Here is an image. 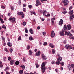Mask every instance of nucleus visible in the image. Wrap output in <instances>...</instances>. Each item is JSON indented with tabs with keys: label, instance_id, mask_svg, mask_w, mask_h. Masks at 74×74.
Wrapping results in <instances>:
<instances>
[{
	"label": "nucleus",
	"instance_id": "obj_1",
	"mask_svg": "<svg viewBox=\"0 0 74 74\" xmlns=\"http://www.w3.org/2000/svg\"><path fill=\"white\" fill-rule=\"evenodd\" d=\"M62 57H60L58 58L57 59V61L56 62V64H57V65L60 64H61L60 61H62Z\"/></svg>",
	"mask_w": 74,
	"mask_h": 74
},
{
	"label": "nucleus",
	"instance_id": "obj_2",
	"mask_svg": "<svg viewBox=\"0 0 74 74\" xmlns=\"http://www.w3.org/2000/svg\"><path fill=\"white\" fill-rule=\"evenodd\" d=\"M42 71V73L45 72V69H46L47 68L45 66V63L43 62L41 65Z\"/></svg>",
	"mask_w": 74,
	"mask_h": 74
},
{
	"label": "nucleus",
	"instance_id": "obj_3",
	"mask_svg": "<svg viewBox=\"0 0 74 74\" xmlns=\"http://www.w3.org/2000/svg\"><path fill=\"white\" fill-rule=\"evenodd\" d=\"M63 3L64 4V5L66 6L67 5V4L69 3V1L68 0H63Z\"/></svg>",
	"mask_w": 74,
	"mask_h": 74
},
{
	"label": "nucleus",
	"instance_id": "obj_4",
	"mask_svg": "<svg viewBox=\"0 0 74 74\" xmlns=\"http://www.w3.org/2000/svg\"><path fill=\"white\" fill-rule=\"evenodd\" d=\"M17 14L19 15H21V18H24V16L25 15H24V14H23V12H18L17 13Z\"/></svg>",
	"mask_w": 74,
	"mask_h": 74
},
{
	"label": "nucleus",
	"instance_id": "obj_5",
	"mask_svg": "<svg viewBox=\"0 0 74 74\" xmlns=\"http://www.w3.org/2000/svg\"><path fill=\"white\" fill-rule=\"evenodd\" d=\"M10 21H12V22H15V17H10L9 19Z\"/></svg>",
	"mask_w": 74,
	"mask_h": 74
},
{
	"label": "nucleus",
	"instance_id": "obj_6",
	"mask_svg": "<svg viewBox=\"0 0 74 74\" xmlns=\"http://www.w3.org/2000/svg\"><path fill=\"white\" fill-rule=\"evenodd\" d=\"M59 24V25H61V26H62V25L63 24V20L62 19H60Z\"/></svg>",
	"mask_w": 74,
	"mask_h": 74
},
{
	"label": "nucleus",
	"instance_id": "obj_7",
	"mask_svg": "<svg viewBox=\"0 0 74 74\" xmlns=\"http://www.w3.org/2000/svg\"><path fill=\"white\" fill-rule=\"evenodd\" d=\"M41 56L42 59H43V60H45L47 59V57L45 56L44 54H42L41 55Z\"/></svg>",
	"mask_w": 74,
	"mask_h": 74
},
{
	"label": "nucleus",
	"instance_id": "obj_8",
	"mask_svg": "<svg viewBox=\"0 0 74 74\" xmlns=\"http://www.w3.org/2000/svg\"><path fill=\"white\" fill-rule=\"evenodd\" d=\"M66 29L69 30H70L71 29V25H70L68 24L67 25L66 27Z\"/></svg>",
	"mask_w": 74,
	"mask_h": 74
},
{
	"label": "nucleus",
	"instance_id": "obj_9",
	"mask_svg": "<svg viewBox=\"0 0 74 74\" xmlns=\"http://www.w3.org/2000/svg\"><path fill=\"white\" fill-rule=\"evenodd\" d=\"M55 19L56 18H52L51 19V22H52V25H53H53H54V21H55Z\"/></svg>",
	"mask_w": 74,
	"mask_h": 74
},
{
	"label": "nucleus",
	"instance_id": "obj_10",
	"mask_svg": "<svg viewBox=\"0 0 74 74\" xmlns=\"http://www.w3.org/2000/svg\"><path fill=\"white\" fill-rule=\"evenodd\" d=\"M51 36L52 37H54V36H55V32H54V31H52L51 33Z\"/></svg>",
	"mask_w": 74,
	"mask_h": 74
},
{
	"label": "nucleus",
	"instance_id": "obj_11",
	"mask_svg": "<svg viewBox=\"0 0 74 74\" xmlns=\"http://www.w3.org/2000/svg\"><path fill=\"white\" fill-rule=\"evenodd\" d=\"M40 54H41L40 53V51H39L38 52L36 53V56H39L40 55Z\"/></svg>",
	"mask_w": 74,
	"mask_h": 74
},
{
	"label": "nucleus",
	"instance_id": "obj_12",
	"mask_svg": "<svg viewBox=\"0 0 74 74\" xmlns=\"http://www.w3.org/2000/svg\"><path fill=\"white\" fill-rule=\"evenodd\" d=\"M50 47H51V48H54V45L52 43H50L49 44Z\"/></svg>",
	"mask_w": 74,
	"mask_h": 74
},
{
	"label": "nucleus",
	"instance_id": "obj_13",
	"mask_svg": "<svg viewBox=\"0 0 74 74\" xmlns=\"http://www.w3.org/2000/svg\"><path fill=\"white\" fill-rule=\"evenodd\" d=\"M29 32L31 34H33V33H34V32H33V29H32V28H31L29 29Z\"/></svg>",
	"mask_w": 74,
	"mask_h": 74
},
{
	"label": "nucleus",
	"instance_id": "obj_14",
	"mask_svg": "<svg viewBox=\"0 0 74 74\" xmlns=\"http://www.w3.org/2000/svg\"><path fill=\"white\" fill-rule=\"evenodd\" d=\"M29 55H33V51L30 50H29Z\"/></svg>",
	"mask_w": 74,
	"mask_h": 74
},
{
	"label": "nucleus",
	"instance_id": "obj_15",
	"mask_svg": "<svg viewBox=\"0 0 74 74\" xmlns=\"http://www.w3.org/2000/svg\"><path fill=\"white\" fill-rule=\"evenodd\" d=\"M14 60H12L10 62V64L11 65H13L14 64Z\"/></svg>",
	"mask_w": 74,
	"mask_h": 74
},
{
	"label": "nucleus",
	"instance_id": "obj_16",
	"mask_svg": "<svg viewBox=\"0 0 74 74\" xmlns=\"http://www.w3.org/2000/svg\"><path fill=\"white\" fill-rule=\"evenodd\" d=\"M73 10H71L69 12V15H73Z\"/></svg>",
	"mask_w": 74,
	"mask_h": 74
},
{
	"label": "nucleus",
	"instance_id": "obj_17",
	"mask_svg": "<svg viewBox=\"0 0 74 74\" xmlns=\"http://www.w3.org/2000/svg\"><path fill=\"white\" fill-rule=\"evenodd\" d=\"M36 3L37 4H38L39 5H41V3L38 0H37L36 1Z\"/></svg>",
	"mask_w": 74,
	"mask_h": 74
},
{
	"label": "nucleus",
	"instance_id": "obj_18",
	"mask_svg": "<svg viewBox=\"0 0 74 74\" xmlns=\"http://www.w3.org/2000/svg\"><path fill=\"white\" fill-rule=\"evenodd\" d=\"M7 44L8 46V47H11L12 46V44L11 43L8 42Z\"/></svg>",
	"mask_w": 74,
	"mask_h": 74
},
{
	"label": "nucleus",
	"instance_id": "obj_19",
	"mask_svg": "<svg viewBox=\"0 0 74 74\" xmlns=\"http://www.w3.org/2000/svg\"><path fill=\"white\" fill-rule=\"evenodd\" d=\"M60 36H64V33H63V32H60Z\"/></svg>",
	"mask_w": 74,
	"mask_h": 74
},
{
	"label": "nucleus",
	"instance_id": "obj_20",
	"mask_svg": "<svg viewBox=\"0 0 74 74\" xmlns=\"http://www.w3.org/2000/svg\"><path fill=\"white\" fill-rule=\"evenodd\" d=\"M20 67H21L22 68V69H23V70H24V69H25V66L23 65H21L20 66Z\"/></svg>",
	"mask_w": 74,
	"mask_h": 74
},
{
	"label": "nucleus",
	"instance_id": "obj_21",
	"mask_svg": "<svg viewBox=\"0 0 74 74\" xmlns=\"http://www.w3.org/2000/svg\"><path fill=\"white\" fill-rule=\"evenodd\" d=\"M15 64L16 66H18V65H19V62L18 61H17L15 62Z\"/></svg>",
	"mask_w": 74,
	"mask_h": 74
},
{
	"label": "nucleus",
	"instance_id": "obj_22",
	"mask_svg": "<svg viewBox=\"0 0 74 74\" xmlns=\"http://www.w3.org/2000/svg\"><path fill=\"white\" fill-rule=\"evenodd\" d=\"M67 67H68L69 70H71V65H69Z\"/></svg>",
	"mask_w": 74,
	"mask_h": 74
},
{
	"label": "nucleus",
	"instance_id": "obj_23",
	"mask_svg": "<svg viewBox=\"0 0 74 74\" xmlns=\"http://www.w3.org/2000/svg\"><path fill=\"white\" fill-rule=\"evenodd\" d=\"M29 39L30 41H32V40H33V38L32 37V36H30L29 37Z\"/></svg>",
	"mask_w": 74,
	"mask_h": 74
},
{
	"label": "nucleus",
	"instance_id": "obj_24",
	"mask_svg": "<svg viewBox=\"0 0 74 74\" xmlns=\"http://www.w3.org/2000/svg\"><path fill=\"white\" fill-rule=\"evenodd\" d=\"M0 21H1V23H4V21H3V19H2L1 17H0Z\"/></svg>",
	"mask_w": 74,
	"mask_h": 74
},
{
	"label": "nucleus",
	"instance_id": "obj_25",
	"mask_svg": "<svg viewBox=\"0 0 74 74\" xmlns=\"http://www.w3.org/2000/svg\"><path fill=\"white\" fill-rule=\"evenodd\" d=\"M25 32L26 33H28V30H27V28H25Z\"/></svg>",
	"mask_w": 74,
	"mask_h": 74
},
{
	"label": "nucleus",
	"instance_id": "obj_26",
	"mask_svg": "<svg viewBox=\"0 0 74 74\" xmlns=\"http://www.w3.org/2000/svg\"><path fill=\"white\" fill-rule=\"evenodd\" d=\"M1 64H2V62L0 61V67H1V68L3 66V65H2Z\"/></svg>",
	"mask_w": 74,
	"mask_h": 74
},
{
	"label": "nucleus",
	"instance_id": "obj_27",
	"mask_svg": "<svg viewBox=\"0 0 74 74\" xmlns=\"http://www.w3.org/2000/svg\"><path fill=\"white\" fill-rule=\"evenodd\" d=\"M65 47L66 49H68L69 47V45H67L65 46Z\"/></svg>",
	"mask_w": 74,
	"mask_h": 74
},
{
	"label": "nucleus",
	"instance_id": "obj_28",
	"mask_svg": "<svg viewBox=\"0 0 74 74\" xmlns=\"http://www.w3.org/2000/svg\"><path fill=\"white\" fill-rule=\"evenodd\" d=\"M2 40H3V41H4V42H5V38L3 36L2 37Z\"/></svg>",
	"mask_w": 74,
	"mask_h": 74
},
{
	"label": "nucleus",
	"instance_id": "obj_29",
	"mask_svg": "<svg viewBox=\"0 0 74 74\" xmlns=\"http://www.w3.org/2000/svg\"><path fill=\"white\" fill-rule=\"evenodd\" d=\"M52 53L53 54L55 53V52H56V51H55V50L54 49H53L52 50Z\"/></svg>",
	"mask_w": 74,
	"mask_h": 74
},
{
	"label": "nucleus",
	"instance_id": "obj_30",
	"mask_svg": "<svg viewBox=\"0 0 74 74\" xmlns=\"http://www.w3.org/2000/svg\"><path fill=\"white\" fill-rule=\"evenodd\" d=\"M8 59L9 61H11V58L10 57H8Z\"/></svg>",
	"mask_w": 74,
	"mask_h": 74
},
{
	"label": "nucleus",
	"instance_id": "obj_31",
	"mask_svg": "<svg viewBox=\"0 0 74 74\" xmlns=\"http://www.w3.org/2000/svg\"><path fill=\"white\" fill-rule=\"evenodd\" d=\"M10 52H11V53H12V51H13V49L12 48H10Z\"/></svg>",
	"mask_w": 74,
	"mask_h": 74
},
{
	"label": "nucleus",
	"instance_id": "obj_32",
	"mask_svg": "<svg viewBox=\"0 0 74 74\" xmlns=\"http://www.w3.org/2000/svg\"><path fill=\"white\" fill-rule=\"evenodd\" d=\"M19 73L20 74H23V70H20L19 71Z\"/></svg>",
	"mask_w": 74,
	"mask_h": 74
},
{
	"label": "nucleus",
	"instance_id": "obj_33",
	"mask_svg": "<svg viewBox=\"0 0 74 74\" xmlns=\"http://www.w3.org/2000/svg\"><path fill=\"white\" fill-rule=\"evenodd\" d=\"M62 13L64 14H66V13H67V11L66 10H65V11H64V12H62Z\"/></svg>",
	"mask_w": 74,
	"mask_h": 74
},
{
	"label": "nucleus",
	"instance_id": "obj_34",
	"mask_svg": "<svg viewBox=\"0 0 74 74\" xmlns=\"http://www.w3.org/2000/svg\"><path fill=\"white\" fill-rule=\"evenodd\" d=\"M48 44V43H47V42H45L43 43V45L44 46H45V45H47V44Z\"/></svg>",
	"mask_w": 74,
	"mask_h": 74
},
{
	"label": "nucleus",
	"instance_id": "obj_35",
	"mask_svg": "<svg viewBox=\"0 0 74 74\" xmlns=\"http://www.w3.org/2000/svg\"><path fill=\"white\" fill-rule=\"evenodd\" d=\"M27 49H30V45H28L27 46Z\"/></svg>",
	"mask_w": 74,
	"mask_h": 74
},
{
	"label": "nucleus",
	"instance_id": "obj_36",
	"mask_svg": "<svg viewBox=\"0 0 74 74\" xmlns=\"http://www.w3.org/2000/svg\"><path fill=\"white\" fill-rule=\"evenodd\" d=\"M46 12V10H44L43 11V15H45Z\"/></svg>",
	"mask_w": 74,
	"mask_h": 74
},
{
	"label": "nucleus",
	"instance_id": "obj_37",
	"mask_svg": "<svg viewBox=\"0 0 74 74\" xmlns=\"http://www.w3.org/2000/svg\"><path fill=\"white\" fill-rule=\"evenodd\" d=\"M18 38V40H21V39H22V38L21 36H20Z\"/></svg>",
	"mask_w": 74,
	"mask_h": 74
},
{
	"label": "nucleus",
	"instance_id": "obj_38",
	"mask_svg": "<svg viewBox=\"0 0 74 74\" xmlns=\"http://www.w3.org/2000/svg\"><path fill=\"white\" fill-rule=\"evenodd\" d=\"M3 29H6V27L5 25H3L2 26Z\"/></svg>",
	"mask_w": 74,
	"mask_h": 74
},
{
	"label": "nucleus",
	"instance_id": "obj_39",
	"mask_svg": "<svg viewBox=\"0 0 74 74\" xmlns=\"http://www.w3.org/2000/svg\"><path fill=\"white\" fill-rule=\"evenodd\" d=\"M5 50L6 52H9V51L7 50V48H5Z\"/></svg>",
	"mask_w": 74,
	"mask_h": 74
},
{
	"label": "nucleus",
	"instance_id": "obj_40",
	"mask_svg": "<svg viewBox=\"0 0 74 74\" xmlns=\"http://www.w3.org/2000/svg\"><path fill=\"white\" fill-rule=\"evenodd\" d=\"M66 26L64 25V30H66Z\"/></svg>",
	"mask_w": 74,
	"mask_h": 74
},
{
	"label": "nucleus",
	"instance_id": "obj_41",
	"mask_svg": "<svg viewBox=\"0 0 74 74\" xmlns=\"http://www.w3.org/2000/svg\"><path fill=\"white\" fill-rule=\"evenodd\" d=\"M23 26H25L26 25V23L25 22H24L23 23Z\"/></svg>",
	"mask_w": 74,
	"mask_h": 74
},
{
	"label": "nucleus",
	"instance_id": "obj_42",
	"mask_svg": "<svg viewBox=\"0 0 74 74\" xmlns=\"http://www.w3.org/2000/svg\"><path fill=\"white\" fill-rule=\"evenodd\" d=\"M71 67L72 69H74V64H71Z\"/></svg>",
	"mask_w": 74,
	"mask_h": 74
},
{
	"label": "nucleus",
	"instance_id": "obj_43",
	"mask_svg": "<svg viewBox=\"0 0 74 74\" xmlns=\"http://www.w3.org/2000/svg\"><path fill=\"white\" fill-rule=\"evenodd\" d=\"M11 11H13V10H14V7L11 6Z\"/></svg>",
	"mask_w": 74,
	"mask_h": 74
},
{
	"label": "nucleus",
	"instance_id": "obj_44",
	"mask_svg": "<svg viewBox=\"0 0 74 74\" xmlns=\"http://www.w3.org/2000/svg\"><path fill=\"white\" fill-rule=\"evenodd\" d=\"M51 63H52V64H55V61H53L51 62Z\"/></svg>",
	"mask_w": 74,
	"mask_h": 74
},
{
	"label": "nucleus",
	"instance_id": "obj_45",
	"mask_svg": "<svg viewBox=\"0 0 74 74\" xmlns=\"http://www.w3.org/2000/svg\"><path fill=\"white\" fill-rule=\"evenodd\" d=\"M8 69V67H7L5 68L4 69V70H5V71H6Z\"/></svg>",
	"mask_w": 74,
	"mask_h": 74
},
{
	"label": "nucleus",
	"instance_id": "obj_46",
	"mask_svg": "<svg viewBox=\"0 0 74 74\" xmlns=\"http://www.w3.org/2000/svg\"><path fill=\"white\" fill-rule=\"evenodd\" d=\"M72 16H70V20H72V19H73V18L72 17Z\"/></svg>",
	"mask_w": 74,
	"mask_h": 74
},
{
	"label": "nucleus",
	"instance_id": "obj_47",
	"mask_svg": "<svg viewBox=\"0 0 74 74\" xmlns=\"http://www.w3.org/2000/svg\"><path fill=\"white\" fill-rule=\"evenodd\" d=\"M23 62H26V58H23Z\"/></svg>",
	"mask_w": 74,
	"mask_h": 74
},
{
	"label": "nucleus",
	"instance_id": "obj_48",
	"mask_svg": "<svg viewBox=\"0 0 74 74\" xmlns=\"http://www.w3.org/2000/svg\"><path fill=\"white\" fill-rule=\"evenodd\" d=\"M67 42L66 41V40H64L63 41V42H64V44H67Z\"/></svg>",
	"mask_w": 74,
	"mask_h": 74
},
{
	"label": "nucleus",
	"instance_id": "obj_49",
	"mask_svg": "<svg viewBox=\"0 0 74 74\" xmlns=\"http://www.w3.org/2000/svg\"><path fill=\"white\" fill-rule=\"evenodd\" d=\"M18 4L19 5H21V0H19V1Z\"/></svg>",
	"mask_w": 74,
	"mask_h": 74
},
{
	"label": "nucleus",
	"instance_id": "obj_50",
	"mask_svg": "<svg viewBox=\"0 0 74 74\" xmlns=\"http://www.w3.org/2000/svg\"><path fill=\"white\" fill-rule=\"evenodd\" d=\"M3 59L4 60V62H5L6 60V57H4L3 58Z\"/></svg>",
	"mask_w": 74,
	"mask_h": 74
},
{
	"label": "nucleus",
	"instance_id": "obj_51",
	"mask_svg": "<svg viewBox=\"0 0 74 74\" xmlns=\"http://www.w3.org/2000/svg\"><path fill=\"white\" fill-rule=\"evenodd\" d=\"M43 36H46V32H43Z\"/></svg>",
	"mask_w": 74,
	"mask_h": 74
},
{
	"label": "nucleus",
	"instance_id": "obj_52",
	"mask_svg": "<svg viewBox=\"0 0 74 74\" xmlns=\"http://www.w3.org/2000/svg\"><path fill=\"white\" fill-rule=\"evenodd\" d=\"M28 6L29 8H30H30H32V5H28Z\"/></svg>",
	"mask_w": 74,
	"mask_h": 74
},
{
	"label": "nucleus",
	"instance_id": "obj_53",
	"mask_svg": "<svg viewBox=\"0 0 74 74\" xmlns=\"http://www.w3.org/2000/svg\"><path fill=\"white\" fill-rule=\"evenodd\" d=\"M64 62H62L61 63V64L62 65V66H63L64 65Z\"/></svg>",
	"mask_w": 74,
	"mask_h": 74
},
{
	"label": "nucleus",
	"instance_id": "obj_54",
	"mask_svg": "<svg viewBox=\"0 0 74 74\" xmlns=\"http://www.w3.org/2000/svg\"><path fill=\"white\" fill-rule=\"evenodd\" d=\"M36 68H38V67H39V65L37 64L36 65Z\"/></svg>",
	"mask_w": 74,
	"mask_h": 74
},
{
	"label": "nucleus",
	"instance_id": "obj_55",
	"mask_svg": "<svg viewBox=\"0 0 74 74\" xmlns=\"http://www.w3.org/2000/svg\"><path fill=\"white\" fill-rule=\"evenodd\" d=\"M25 11H26V8H23V11L24 12H25Z\"/></svg>",
	"mask_w": 74,
	"mask_h": 74
},
{
	"label": "nucleus",
	"instance_id": "obj_56",
	"mask_svg": "<svg viewBox=\"0 0 74 74\" xmlns=\"http://www.w3.org/2000/svg\"><path fill=\"white\" fill-rule=\"evenodd\" d=\"M70 39H73V40H74V37H71L70 38Z\"/></svg>",
	"mask_w": 74,
	"mask_h": 74
},
{
	"label": "nucleus",
	"instance_id": "obj_57",
	"mask_svg": "<svg viewBox=\"0 0 74 74\" xmlns=\"http://www.w3.org/2000/svg\"><path fill=\"white\" fill-rule=\"evenodd\" d=\"M70 32H68L67 34V36H69V34H70Z\"/></svg>",
	"mask_w": 74,
	"mask_h": 74
},
{
	"label": "nucleus",
	"instance_id": "obj_58",
	"mask_svg": "<svg viewBox=\"0 0 74 74\" xmlns=\"http://www.w3.org/2000/svg\"><path fill=\"white\" fill-rule=\"evenodd\" d=\"M37 29L38 30H40V26H38L37 27Z\"/></svg>",
	"mask_w": 74,
	"mask_h": 74
},
{
	"label": "nucleus",
	"instance_id": "obj_59",
	"mask_svg": "<svg viewBox=\"0 0 74 74\" xmlns=\"http://www.w3.org/2000/svg\"><path fill=\"white\" fill-rule=\"evenodd\" d=\"M69 49H72V47L71 46H69Z\"/></svg>",
	"mask_w": 74,
	"mask_h": 74
},
{
	"label": "nucleus",
	"instance_id": "obj_60",
	"mask_svg": "<svg viewBox=\"0 0 74 74\" xmlns=\"http://www.w3.org/2000/svg\"><path fill=\"white\" fill-rule=\"evenodd\" d=\"M48 69L50 70H51L52 69V68H51V67H48Z\"/></svg>",
	"mask_w": 74,
	"mask_h": 74
},
{
	"label": "nucleus",
	"instance_id": "obj_61",
	"mask_svg": "<svg viewBox=\"0 0 74 74\" xmlns=\"http://www.w3.org/2000/svg\"><path fill=\"white\" fill-rule=\"evenodd\" d=\"M1 8H3V9H4V8H5V7H4L3 6H1Z\"/></svg>",
	"mask_w": 74,
	"mask_h": 74
},
{
	"label": "nucleus",
	"instance_id": "obj_62",
	"mask_svg": "<svg viewBox=\"0 0 74 74\" xmlns=\"http://www.w3.org/2000/svg\"><path fill=\"white\" fill-rule=\"evenodd\" d=\"M38 5H39V4H38V3H37L36 4V7H38Z\"/></svg>",
	"mask_w": 74,
	"mask_h": 74
},
{
	"label": "nucleus",
	"instance_id": "obj_63",
	"mask_svg": "<svg viewBox=\"0 0 74 74\" xmlns=\"http://www.w3.org/2000/svg\"><path fill=\"white\" fill-rule=\"evenodd\" d=\"M73 7L72 6H70L69 8V10H71L72 8Z\"/></svg>",
	"mask_w": 74,
	"mask_h": 74
},
{
	"label": "nucleus",
	"instance_id": "obj_64",
	"mask_svg": "<svg viewBox=\"0 0 74 74\" xmlns=\"http://www.w3.org/2000/svg\"><path fill=\"white\" fill-rule=\"evenodd\" d=\"M23 7H26V5H25V4H24L23 5Z\"/></svg>",
	"mask_w": 74,
	"mask_h": 74
}]
</instances>
